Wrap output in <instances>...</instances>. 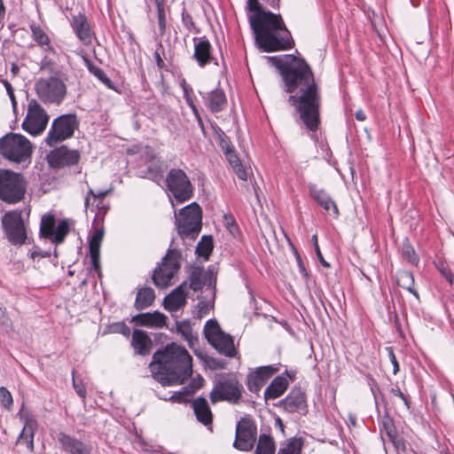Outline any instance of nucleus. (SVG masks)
I'll return each instance as SVG.
<instances>
[{
    "label": "nucleus",
    "mask_w": 454,
    "mask_h": 454,
    "mask_svg": "<svg viewBox=\"0 0 454 454\" xmlns=\"http://www.w3.org/2000/svg\"><path fill=\"white\" fill-rule=\"evenodd\" d=\"M203 98L206 100V106L213 114L223 111L227 104L225 94L222 90H212Z\"/></svg>",
    "instance_id": "nucleus-26"
},
{
    "label": "nucleus",
    "mask_w": 454,
    "mask_h": 454,
    "mask_svg": "<svg viewBox=\"0 0 454 454\" xmlns=\"http://www.w3.org/2000/svg\"><path fill=\"white\" fill-rule=\"evenodd\" d=\"M73 387L79 396L85 398L86 388L82 381L79 382L74 378H73Z\"/></svg>",
    "instance_id": "nucleus-57"
},
{
    "label": "nucleus",
    "mask_w": 454,
    "mask_h": 454,
    "mask_svg": "<svg viewBox=\"0 0 454 454\" xmlns=\"http://www.w3.org/2000/svg\"><path fill=\"white\" fill-rule=\"evenodd\" d=\"M277 372V368L271 365L259 367L247 375V387L251 392L257 393L264 386L266 381Z\"/></svg>",
    "instance_id": "nucleus-20"
},
{
    "label": "nucleus",
    "mask_w": 454,
    "mask_h": 454,
    "mask_svg": "<svg viewBox=\"0 0 454 454\" xmlns=\"http://www.w3.org/2000/svg\"><path fill=\"white\" fill-rule=\"evenodd\" d=\"M47 160L51 167L62 168L77 163L79 153L76 151L67 149L66 146H61L51 151L48 154Z\"/></svg>",
    "instance_id": "nucleus-18"
},
{
    "label": "nucleus",
    "mask_w": 454,
    "mask_h": 454,
    "mask_svg": "<svg viewBox=\"0 0 454 454\" xmlns=\"http://www.w3.org/2000/svg\"><path fill=\"white\" fill-rule=\"evenodd\" d=\"M226 159L228 160L230 165L235 171L237 176L241 180H247V171L243 168L240 160L235 152V150H232L227 153L224 154Z\"/></svg>",
    "instance_id": "nucleus-34"
},
{
    "label": "nucleus",
    "mask_w": 454,
    "mask_h": 454,
    "mask_svg": "<svg viewBox=\"0 0 454 454\" xmlns=\"http://www.w3.org/2000/svg\"><path fill=\"white\" fill-rule=\"evenodd\" d=\"M111 331L113 333H121L124 336H129L130 333L129 328L122 322L115 323L111 325Z\"/></svg>",
    "instance_id": "nucleus-50"
},
{
    "label": "nucleus",
    "mask_w": 454,
    "mask_h": 454,
    "mask_svg": "<svg viewBox=\"0 0 454 454\" xmlns=\"http://www.w3.org/2000/svg\"><path fill=\"white\" fill-rule=\"evenodd\" d=\"M19 415L20 419L23 421L24 426L18 438V442L26 443L27 448L32 450L34 448V435L37 428L36 420L24 410L23 406L21 407Z\"/></svg>",
    "instance_id": "nucleus-19"
},
{
    "label": "nucleus",
    "mask_w": 454,
    "mask_h": 454,
    "mask_svg": "<svg viewBox=\"0 0 454 454\" xmlns=\"http://www.w3.org/2000/svg\"><path fill=\"white\" fill-rule=\"evenodd\" d=\"M204 335L219 353L228 357H234L236 356L237 351L233 338L222 331L216 320L210 319L207 321L204 326Z\"/></svg>",
    "instance_id": "nucleus-8"
},
{
    "label": "nucleus",
    "mask_w": 454,
    "mask_h": 454,
    "mask_svg": "<svg viewBox=\"0 0 454 454\" xmlns=\"http://www.w3.org/2000/svg\"><path fill=\"white\" fill-rule=\"evenodd\" d=\"M176 225L182 238L194 239L201 230L202 210L193 202L183 207L178 213L175 210Z\"/></svg>",
    "instance_id": "nucleus-5"
},
{
    "label": "nucleus",
    "mask_w": 454,
    "mask_h": 454,
    "mask_svg": "<svg viewBox=\"0 0 454 454\" xmlns=\"http://www.w3.org/2000/svg\"><path fill=\"white\" fill-rule=\"evenodd\" d=\"M234 448L242 451L251 450L256 440L257 427L250 418H242L236 426Z\"/></svg>",
    "instance_id": "nucleus-15"
},
{
    "label": "nucleus",
    "mask_w": 454,
    "mask_h": 454,
    "mask_svg": "<svg viewBox=\"0 0 454 454\" xmlns=\"http://www.w3.org/2000/svg\"><path fill=\"white\" fill-rule=\"evenodd\" d=\"M314 250H315V253L317 254V257L318 259V261L320 262L321 265L324 267V268H330V262L325 260V258L324 257V255L322 254L317 244V238L316 236H314Z\"/></svg>",
    "instance_id": "nucleus-52"
},
{
    "label": "nucleus",
    "mask_w": 454,
    "mask_h": 454,
    "mask_svg": "<svg viewBox=\"0 0 454 454\" xmlns=\"http://www.w3.org/2000/svg\"><path fill=\"white\" fill-rule=\"evenodd\" d=\"M285 403L286 407L301 408L304 403V397L301 394H291L286 398Z\"/></svg>",
    "instance_id": "nucleus-44"
},
{
    "label": "nucleus",
    "mask_w": 454,
    "mask_h": 454,
    "mask_svg": "<svg viewBox=\"0 0 454 454\" xmlns=\"http://www.w3.org/2000/svg\"><path fill=\"white\" fill-rule=\"evenodd\" d=\"M187 285L183 283L167 295L163 301L165 309L168 311H176L184 307L186 303Z\"/></svg>",
    "instance_id": "nucleus-22"
},
{
    "label": "nucleus",
    "mask_w": 454,
    "mask_h": 454,
    "mask_svg": "<svg viewBox=\"0 0 454 454\" xmlns=\"http://www.w3.org/2000/svg\"><path fill=\"white\" fill-rule=\"evenodd\" d=\"M157 10L158 24L160 28H166L167 26V6L165 0H153Z\"/></svg>",
    "instance_id": "nucleus-39"
},
{
    "label": "nucleus",
    "mask_w": 454,
    "mask_h": 454,
    "mask_svg": "<svg viewBox=\"0 0 454 454\" xmlns=\"http://www.w3.org/2000/svg\"><path fill=\"white\" fill-rule=\"evenodd\" d=\"M287 385L288 383L285 377H276L264 391L265 399H276L279 397L286 390Z\"/></svg>",
    "instance_id": "nucleus-31"
},
{
    "label": "nucleus",
    "mask_w": 454,
    "mask_h": 454,
    "mask_svg": "<svg viewBox=\"0 0 454 454\" xmlns=\"http://www.w3.org/2000/svg\"><path fill=\"white\" fill-rule=\"evenodd\" d=\"M89 70L93 74L98 80H100L107 88L114 89L112 81L107 77L105 72L95 66H90Z\"/></svg>",
    "instance_id": "nucleus-42"
},
{
    "label": "nucleus",
    "mask_w": 454,
    "mask_h": 454,
    "mask_svg": "<svg viewBox=\"0 0 454 454\" xmlns=\"http://www.w3.org/2000/svg\"><path fill=\"white\" fill-rule=\"evenodd\" d=\"M38 98L48 104L59 105L67 95V86L62 75L55 73L48 77L39 78L35 84Z\"/></svg>",
    "instance_id": "nucleus-4"
},
{
    "label": "nucleus",
    "mask_w": 454,
    "mask_h": 454,
    "mask_svg": "<svg viewBox=\"0 0 454 454\" xmlns=\"http://www.w3.org/2000/svg\"><path fill=\"white\" fill-rule=\"evenodd\" d=\"M192 358L182 346L171 343L154 353L150 364L153 378L163 386L182 384L192 372Z\"/></svg>",
    "instance_id": "nucleus-2"
},
{
    "label": "nucleus",
    "mask_w": 454,
    "mask_h": 454,
    "mask_svg": "<svg viewBox=\"0 0 454 454\" xmlns=\"http://www.w3.org/2000/svg\"><path fill=\"white\" fill-rule=\"evenodd\" d=\"M398 283L400 286L405 287L411 293L418 296V294L412 289L411 286L413 285V276L409 271H403L400 274L398 278Z\"/></svg>",
    "instance_id": "nucleus-41"
},
{
    "label": "nucleus",
    "mask_w": 454,
    "mask_h": 454,
    "mask_svg": "<svg viewBox=\"0 0 454 454\" xmlns=\"http://www.w3.org/2000/svg\"><path fill=\"white\" fill-rule=\"evenodd\" d=\"M12 403H13L12 396L11 393L9 392V390L4 387H0V403L4 407L9 409L12 405Z\"/></svg>",
    "instance_id": "nucleus-47"
},
{
    "label": "nucleus",
    "mask_w": 454,
    "mask_h": 454,
    "mask_svg": "<svg viewBox=\"0 0 454 454\" xmlns=\"http://www.w3.org/2000/svg\"><path fill=\"white\" fill-rule=\"evenodd\" d=\"M26 192V182L21 174L0 169V199L10 204L20 201Z\"/></svg>",
    "instance_id": "nucleus-6"
},
{
    "label": "nucleus",
    "mask_w": 454,
    "mask_h": 454,
    "mask_svg": "<svg viewBox=\"0 0 454 454\" xmlns=\"http://www.w3.org/2000/svg\"><path fill=\"white\" fill-rule=\"evenodd\" d=\"M178 259L179 255L176 251L167 253L161 264L154 270L153 274V281L156 286L165 288L171 284V279L180 268Z\"/></svg>",
    "instance_id": "nucleus-14"
},
{
    "label": "nucleus",
    "mask_w": 454,
    "mask_h": 454,
    "mask_svg": "<svg viewBox=\"0 0 454 454\" xmlns=\"http://www.w3.org/2000/svg\"><path fill=\"white\" fill-rule=\"evenodd\" d=\"M250 28H287L280 14L265 11L258 0H247Z\"/></svg>",
    "instance_id": "nucleus-9"
},
{
    "label": "nucleus",
    "mask_w": 454,
    "mask_h": 454,
    "mask_svg": "<svg viewBox=\"0 0 454 454\" xmlns=\"http://www.w3.org/2000/svg\"><path fill=\"white\" fill-rule=\"evenodd\" d=\"M132 346L138 354L146 355L150 352L153 343L145 332L137 329L132 334Z\"/></svg>",
    "instance_id": "nucleus-30"
},
{
    "label": "nucleus",
    "mask_w": 454,
    "mask_h": 454,
    "mask_svg": "<svg viewBox=\"0 0 454 454\" xmlns=\"http://www.w3.org/2000/svg\"><path fill=\"white\" fill-rule=\"evenodd\" d=\"M169 399L172 400L173 402H181L184 400V396L181 392H176L174 395H172Z\"/></svg>",
    "instance_id": "nucleus-64"
},
{
    "label": "nucleus",
    "mask_w": 454,
    "mask_h": 454,
    "mask_svg": "<svg viewBox=\"0 0 454 454\" xmlns=\"http://www.w3.org/2000/svg\"><path fill=\"white\" fill-rule=\"evenodd\" d=\"M92 30H74L76 35L84 44H89L92 38Z\"/></svg>",
    "instance_id": "nucleus-53"
},
{
    "label": "nucleus",
    "mask_w": 454,
    "mask_h": 454,
    "mask_svg": "<svg viewBox=\"0 0 454 454\" xmlns=\"http://www.w3.org/2000/svg\"><path fill=\"white\" fill-rule=\"evenodd\" d=\"M402 255L411 264L414 265L419 262V257L416 254L414 248L407 239H405L402 245Z\"/></svg>",
    "instance_id": "nucleus-40"
},
{
    "label": "nucleus",
    "mask_w": 454,
    "mask_h": 454,
    "mask_svg": "<svg viewBox=\"0 0 454 454\" xmlns=\"http://www.w3.org/2000/svg\"><path fill=\"white\" fill-rule=\"evenodd\" d=\"M184 98H185L187 104L189 105V106L192 108V113L194 114V115H195L199 124L202 127L203 126V122H202L201 117H200V115L199 114V111H198V109H197V107H196V106H195V104H194V102L192 100V98L191 96H187Z\"/></svg>",
    "instance_id": "nucleus-56"
},
{
    "label": "nucleus",
    "mask_w": 454,
    "mask_h": 454,
    "mask_svg": "<svg viewBox=\"0 0 454 454\" xmlns=\"http://www.w3.org/2000/svg\"><path fill=\"white\" fill-rule=\"evenodd\" d=\"M31 32L33 38L40 46H46L47 50L51 49L50 45V38L43 30H31Z\"/></svg>",
    "instance_id": "nucleus-43"
},
{
    "label": "nucleus",
    "mask_w": 454,
    "mask_h": 454,
    "mask_svg": "<svg viewBox=\"0 0 454 454\" xmlns=\"http://www.w3.org/2000/svg\"><path fill=\"white\" fill-rule=\"evenodd\" d=\"M275 451V442L273 439L267 434L259 436L255 454H273Z\"/></svg>",
    "instance_id": "nucleus-35"
},
{
    "label": "nucleus",
    "mask_w": 454,
    "mask_h": 454,
    "mask_svg": "<svg viewBox=\"0 0 454 454\" xmlns=\"http://www.w3.org/2000/svg\"><path fill=\"white\" fill-rule=\"evenodd\" d=\"M155 300V294L151 287H143L137 291L135 308L142 310L150 307Z\"/></svg>",
    "instance_id": "nucleus-32"
},
{
    "label": "nucleus",
    "mask_w": 454,
    "mask_h": 454,
    "mask_svg": "<svg viewBox=\"0 0 454 454\" xmlns=\"http://www.w3.org/2000/svg\"><path fill=\"white\" fill-rule=\"evenodd\" d=\"M279 69L285 90L294 93L288 102L295 109L296 120L312 130V74L309 66L294 55L270 58Z\"/></svg>",
    "instance_id": "nucleus-1"
},
{
    "label": "nucleus",
    "mask_w": 454,
    "mask_h": 454,
    "mask_svg": "<svg viewBox=\"0 0 454 454\" xmlns=\"http://www.w3.org/2000/svg\"><path fill=\"white\" fill-rule=\"evenodd\" d=\"M242 387L234 379L218 382L210 393V400L213 403L226 400L231 403H238L241 397Z\"/></svg>",
    "instance_id": "nucleus-16"
},
{
    "label": "nucleus",
    "mask_w": 454,
    "mask_h": 454,
    "mask_svg": "<svg viewBox=\"0 0 454 454\" xmlns=\"http://www.w3.org/2000/svg\"><path fill=\"white\" fill-rule=\"evenodd\" d=\"M301 439L294 438L287 443L283 445L278 454H301Z\"/></svg>",
    "instance_id": "nucleus-38"
},
{
    "label": "nucleus",
    "mask_w": 454,
    "mask_h": 454,
    "mask_svg": "<svg viewBox=\"0 0 454 454\" xmlns=\"http://www.w3.org/2000/svg\"><path fill=\"white\" fill-rule=\"evenodd\" d=\"M182 20L185 27H189L193 26V22L190 14L186 12L182 13Z\"/></svg>",
    "instance_id": "nucleus-60"
},
{
    "label": "nucleus",
    "mask_w": 454,
    "mask_h": 454,
    "mask_svg": "<svg viewBox=\"0 0 454 454\" xmlns=\"http://www.w3.org/2000/svg\"><path fill=\"white\" fill-rule=\"evenodd\" d=\"M145 160L147 163V174L149 178L156 183L161 181L166 168L164 162L149 147L145 148Z\"/></svg>",
    "instance_id": "nucleus-21"
},
{
    "label": "nucleus",
    "mask_w": 454,
    "mask_h": 454,
    "mask_svg": "<svg viewBox=\"0 0 454 454\" xmlns=\"http://www.w3.org/2000/svg\"><path fill=\"white\" fill-rule=\"evenodd\" d=\"M55 218L51 215H43L41 220L40 232L44 238L50 239L52 243L60 244L69 232V223L67 220L59 223L56 230Z\"/></svg>",
    "instance_id": "nucleus-17"
},
{
    "label": "nucleus",
    "mask_w": 454,
    "mask_h": 454,
    "mask_svg": "<svg viewBox=\"0 0 454 454\" xmlns=\"http://www.w3.org/2000/svg\"><path fill=\"white\" fill-rule=\"evenodd\" d=\"M22 211H9L2 219L4 232L8 240L13 245H22L27 239L25 222Z\"/></svg>",
    "instance_id": "nucleus-13"
},
{
    "label": "nucleus",
    "mask_w": 454,
    "mask_h": 454,
    "mask_svg": "<svg viewBox=\"0 0 454 454\" xmlns=\"http://www.w3.org/2000/svg\"><path fill=\"white\" fill-rule=\"evenodd\" d=\"M356 119L357 121H364L366 119V114L363 110L359 109L356 112Z\"/></svg>",
    "instance_id": "nucleus-63"
},
{
    "label": "nucleus",
    "mask_w": 454,
    "mask_h": 454,
    "mask_svg": "<svg viewBox=\"0 0 454 454\" xmlns=\"http://www.w3.org/2000/svg\"><path fill=\"white\" fill-rule=\"evenodd\" d=\"M166 185L178 203L189 200L193 195L192 183L185 172L180 168L169 170L166 177Z\"/></svg>",
    "instance_id": "nucleus-10"
},
{
    "label": "nucleus",
    "mask_w": 454,
    "mask_h": 454,
    "mask_svg": "<svg viewBox=\"0 0 454 454\" xmlns=\"http://www.w3.org/2000/svg\"><path fill=\"white\" fill-rule=\"evenodd\" d=\"M314 200L324 208L325 212L333 219L338 218L340 213L335 200L325 191H318L314 194Z\"/></svg>",
    "instance_id": "nucleus-27"
},
{
    "label": "nucleus",
    "mask_w": 454,
    "mask_h": 454,
    "mask_svg": "<svg viewBox=\"0 0 454 454\" xmlns=\"http://www.w3.org/2000/svg\"><path fill=\"white\" fill-rule=\"evenodd\" d=\"M109 191H100L98 193H95L92 189H90L88 192V194L85 198V207L89 208L91 207V210H93L94 207V202L96 200H98V203L96 205V207H98V204L102 202V200L105 199V197L108 194Z\"/></svg>",
    "instance_id": "nucleus-37"
},
{
    "label": "nucleus",
    "mask_w": 454,
    "mask_h": 454,
    "mask_svg": "<svg viewBox=\"0 0 454 454\" xmlns=\"http://www.w3.org/2000/svg\"><path fill=\"white\" fill-rule=\"evenodd\" d=\"M386 350L387 352L389 360L393 365V373L396 374L399 371V364H398V361L395 356L394 349L392 347H387V348H386Z\"/></svg>",
    "instance_id": "nucleus-55"
},
{
    "label": "nucleus",
    "mask_w": 454,
    "mask_h": 454,
    "mask_svg": "<svg viewBox=\"0 0 454 454\" xmlns=\"http://www.w3.org/2000/svg\"><path fill=\"white\" fill-rule=\"evenodd\" d=\"M104 237V231L98 229L90 238L89 249L92 267L95 270H99L100 266V247Z\"/></svg>",
    "instance_id": "nucleus-24"
},
{
    "label": "nucleus",
    "mask_w": 454,
    "mask_h": 454,
    "mask_svg": "<svg viewBox=\"0 0 454 454\" xmlns=\"http://www.w3.org/2000/svg\"><path fill=\"white\" fill-rule=\"evenodd\" d=\"M391 393L394 395L398 396L400 399H402L403 401L405 406L407 407V409H409V407H410L409 401L407 400L406 396L403 394V392L400 389L392 388Z\"/></svg>",
    "instance_id": "nucleus-58"
},
{
    "label": "nucleus",
    "mask_w": 454,
    "mask_h": 454,
    "mask_svg": "<svg viewBox=\"0 0 454 454\" xmlns=\"http://www.w3.org/2000/svg\"><path fill=\"white\" fill-rule=\"evenodd\" d=\"M382 426L387 435L391 440H394L396 437L397 433L392 419L389 418L388 416L384 417Z\"/></svg>",
    "instance_id": "nucleus-46"
},
{
    "label": "nucleus",
    "mask_w": 454,
    "mask_h": 454,
    "mask_svg": "<svg viewBox=\"0 0 454 454\" xmlns=\"http://www.w3.org/2000/svg\"><path fill=\"white\" fill-rule=\"evenodd\" d=\"M133 320L140 325L160 328L166 325L167 317L159 311H154L137 315Z\"/></svg>",
    "instance_id": "nucleus-25"
},
{
    "label": "nucleus",
    "mask_w": 454,
    "mask_h": 454,
    "mask_svg": "<svg viewBox=\"0 0 454 454\" xmlns=\"http://www.w3.org/2000/svg\"><path fill=\"white\" fill-rule=\"evenodd\" d=\"M214 278L213 271L208 270L206 273H203L200 269H194L190 275V283L189 287L193 291H199L202 288V286L208 281V286H211Z\"/></svg>",
    "instance_id": "nucleus-29"
},
{
    "label": "nucleus",
    "mask_w": 454,
    "mask_h": 454,
    "mask_svg": "<svg viewBox=\"0 0 454 454\" xmlns=\"http://www.w3.org/2000/svg\"><path fill=\"white\" fill-rule=\"evenodd\" d=\"M278 31L254 30L255 43L259 48L266 52L291 49L294 45V40L289 30H282V34L278 33Z\"/></svg>",
    "instance_id": "nucleus-7"
},
{
    "label": "nucleus",
    "mask_w": 454,
    "mask_h": 454,
    "mask_svg": "<svg viewBox=\"0 0 454 454\" xmlns=\"http://www.w3.org/2000/svg\"><path fill=\"white\" fill-rule=\"evenodd\" d=\"M219 145L223 149L224 154L234 150L231 142L224 134L219 135Z\"/></svg>",
    "instance_id": "nucleus-51"
},
{
    "label": "nucleus",
    "mask_w": 454,
    "mask_h": 454,
    "mask_svg": "<svg viewBox=\"0 0 454 454\" xmlns=\"http://www.w3.org/2000/svg\"><path fill=\"white\" fill-rule=\"evenodd\" d=\"M79 121L75 114H63L54 119L46 137V143L52 146L73 137Z\"/></svg>",
    "instance_id": "nucleus-11"
},
{
    "label": "nucleus",
    "mask_w": 454,
    "mask_h": 454,
    "mask_svg": "<svg viewBox=\"0 0 454 454\" xmlns=\"http://www.w3.org/2000/svg\"><path fill=\"white\" fill-rule=\"evenodd\" d=\"M48 121L49 115L43 107L35 99H31L22 122V129L32 136H38L45 130Z\"/></svg>",
    "instance_id": "nucleus-12"
},
{
    "label": "nucleus",
    "mask_w": 454,
    "mask_h": 454,
    "mask_svg": "<svg viewBox=\"0 0 454 454\" xmlns=\"http://www.w3.org/2000/svg\"><path fill=\"white\" fill-rule=\"evenodd\" d=\"M318 107H319V97H318V94L317 91V86L314 83V131L316 130V129L317 128V126L320 123Z\"/></svg>",
    "instance_id": "nucleus-48"
},
{
    "label": "nucleus",
    "mask_w": 454,
    "mask_h": 454,
    "mask_svg": "<svg viewBox=\"0 0 454 454\" xmlns=\"http://www.w3.org/2000/svg\"><path fill=\"white\" fill-rule=\"evenodd\" d=\"M210 43L207 40H200L195 44L194 57L200 67L205 66L211 59Z\"/></svg>",
    "instance_id": "nucleus-33"
},
{
    "label": "nucleus",
    "mask_w": 454,
    "mask_h": 454,
    "mask_svg": "<svg viewBox=\"0 0 454 454\" xmlns=\"http://www.w3.org/2000/svg\"><path fill=\"white\" fill-rule=\"evenodd\" d=\"M33 145L25 136L10 132L0 138V155L10 162L30 163Z\"/></svg>",
    "instance_id": "nucleus-3"
},
{
    "label": "nucleus",
    "mask_w": 454,
    "mask_h": 454,
    "mask_svg": "<svg viewBox=\"0 0 454 454\" xmlns=\"http://www.w3.org/2000/svg\"><path fill=\"white\" fill-rule=\"evenodd\" d=\"M58 441L68 454H90V449L87 445L65 433L58 434Z\"/></svg>",
    "instance_id": "nucleus-23"
},
{
    "label": "nucleus",
    "mask_w": 454,
    "mask_h": 454,
    "mask_svg": "<svg viewBox=\"0 0 454 454\" xmlns=\"http://www.w3.org/2000/svg\"><path fill=\"white\" fill-rule=\"evenodd\" d=\"M6 15V8L4 0H0V26L4 27V20Z\"/></svg>",
    "instance_id": "nucleus-59"
},
{
    "label": "nucleus",
    "mask_w": 454,
    "mask_h": 454,
    "mask_svg": "<svg viewBox=\"0 0 454 454\" xmlns=\"http://www.w3.org/2000/svg\"><path fill=\"white\" fill-rule=\"evenodd\" d=\"M154 59L156 60V64H157L158 67L161 68L163 67V65H164V61L161 59V57H160V53L158 52V51H156L154 52Z\"/></svg>",
    "instance_id": "nucleus-62"
},
{
    "label": "nucleus",
    "mask_w": 454,
    "mask_h": 454,
    "mask_svg": "<svg viewBox=\"0 0 454 454\" xmlns=\"http://www.w3.org/2000/svg\"><path fill=\"white\" fill-rule=\"evenodd\" d=\"M71 26L73 28H89L86 16L81 12H78L77 14H73Z\"/></svg>",
    "instance_id": "nucleus-45"
},
{
    "label": "nucleus",
    "mask_w": 454,
    "mask_h": 454,
    "mask_svg": "<svg viewBox=\"0 0 454 454\" xmlns=\"http://www.w3.org/2000/svg\"><path fill=\"white\" fill-rule=\"evenodd\" d=\"M179 331L182 333L185 340H187L190 343V346L192 345L193 337L192 335L191 327L188 324H183L178 326Z\"/></svg>",
    "instance_id": "nucleus-54"
},
{
    "label": "nucleus",
    "mask_w": 454,
    "mask_h": 454,
    "mask_svg": "<svg viewBox=\"0 0 454 454\" xmlns=\"http://www.w3.org/2000/svg\"><path fill=\"white\" fill-rule=\"evenodd\" d=\"M435 266L440 273L447 279V281L452 285L453 284V275L450 270L446 266L443 262H436Z\"/></svg>",
    "instance_id": "nucleus-49"
},
{
    "label": "nucleus",
    "mask_w": 454,
    "mask_h": 454,
    "mask_svg": "<svg viewBox=\"0 0 454 454\" xmlns=\"http://www.w3.org/2000/svg\"><path fill=\"white\" fill-rule=\"evenodd\" d=\"M192 407L198 421L205 426L212 423L213 415L205 398L199 397L195 399L192 403Z\"/></svg>",
    "instance_id": "nucleus-28"
},
{
    "label": "nucleus",
    "mask_w": 454,
    "mask_h": 454,
    "mask_svg": "<svg viewBox=\"0 0 454 454\" xmlns=\"http://www.w3.org/2000/svg\"><path fill=\"white\" fill-rule=\"evenodd\" d=\"M213 250V239L210 236H203L196 247V253L199 256L208 259Z\"/></svg>",
    "instance_id": "nucleus-36"
},
{
    "label": "nucleus",
    "mask_w": 454,
    "mask_h": 454,
    "mask_svg": "<svg viewBox=\"0 0 454 454\" xmlns=\"http://www.w3.org/2000/svg\"><path fill=\"white\" fill-rule=\"evenodd\" d=\"M224 224L232 232V228L235 226L234 220L231 216L224 215Z\"/></svg>",
    "instance_id": "nucleus-61"
}]
</instances>
